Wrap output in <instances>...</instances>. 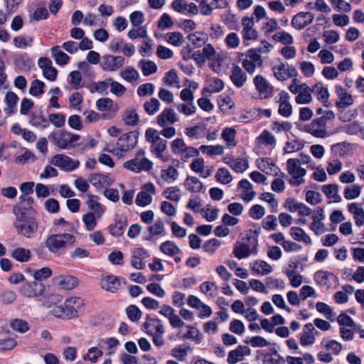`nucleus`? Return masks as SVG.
<instances>
[{
  "mask_svg": "<svg viewBox=\"0 0 364 364\" xmlns=\"http://www.w3.org/2000/svg\"><path fill=\"white\" fill-rule=\"evenodd\" d=\"M304 131L318 138H325L327 136L326 122L323 118H316L309 124H306Z\"/></svg>",
  "mask_w": 364,
  "mask_h": 364,
  "instance_id": "9d476101",
  "label": "nucleus"
},
{
  "mask_svg": "<svg viewBox=\"0 0 364 364\" xmlns=\"http://www.w3.org/2000/svg\"><path fill=\"white\" fill-rule=\"evenodd\" d=\"M80 136L65 130H55L48 135V139L61 149H68L75 146Z\"/></svg>",
  "mask_w": 364,
  "mask_h": 364,
  "instance_id": "20e7f679",
  "label": "nucleus"
},
{
  "mask_svg": "<svg viewBox=\"0 0 364 364\" xmlns=\"http://www.w3.org/2000/svg\"><path fill=\"white\" fill-rule=\"evenodd\" d=\"M236 135V130L232 127H226L222 132V138L226 142L228 146H235V138Z\"/></svg>",
  "mask_w": 364,
  "mask_h": 364,
  "instance_id": "338daca9",
  "label": "nucleus"
},
{
  "mask_svg": "<svg viewBox=\"0 0 364 364\" xmlns=\"http://www.w3.org/2000/svg\"><path fill=\"white\" fill-rule=\"evenodd\" d=\"M178 171L173 166H169L166 169L161 171V177L168 183L174 182L178 177Z\"/></svg>",
  "mask_w": 364,
  "mask_h": 364,
  "instance_id": "603ef678",
  "label": "nucleus"
},
{
  "mask_svg": "<svg viewBox=\"0 0 364 364\" xmlns=\"http://www.w3.org/2000/svg\"><path fill=\"white\" fill-rule=\"evenodd\" d=\"M316 310L323 314L328 320L332 322L336 320V314L326 303L319 301L316 304Z\"/></svg>",
  "mask_w": 364,
  "mask_h": 364,
  "instance_id": "09e8293b",
  "label": "nucleus"
},
{
  "mask_svg": "<svg viewBox=\"0 0 364 364\" xmlns=\"http://www.w3.org/2000/svg\"><path fill=\"white\" fill-rule=\"evenodd\" d=\"M311 91L316 93L318 100L323 102L324 106L328 107L327 103L329 97V92L327 87H323L321 82H318L313 87Z\"/></svg>",
  "mask_w": 364,
  "mask_h": 364,
  "instance_id": "79ce46f5",
  "label": "nucleus"
},
{
  "mask_svg": "<svg viewBox=\"0 0 364 364\" xmlns=\"http://www.w3.org/2000/svg\"><path fill=\"white\" fill-rule=\"evenodd\" d=\"M188 39L195 47H200L202 45L205 44L208 36L204 33L195 32L189 34Z\"/></svg>",
  "mask_w": 364,
  "mask_h": 364,
  "instance_id": "4d7b16f0",
  "label": "nucleus"
},
{
  "mask_svg": "<svg viewBox=\"0 0 364 364\" xmlns=\"http://www.w3.org/2000/svg\"><path fill=\"white\" fill-rule=\"evenodd\" d=\"M257 241L255 240L252 247L250 245L245 242H237L232 250V254L239 259L248 257L250 255H257L258 253Z\"/></svg>",
  "mask_w": 364,
  "mask_h": 364,
  "instance_id": "f8f14e48",
  "label": "nucleus"
},
{
  "mask_svg": "<svg viewBox=\"0 0 364 364\" xmlns=\"http://www.w3.org/2000/svg\"><path fill=\"white\" fill-rule=\"evenodd\" d=\"M336 93L338 100L336 102V106L338 109L346 108L353 104L352 95L348 93L341 85H336Z\"/></svg>",
  "mask_w": 364,
  "mask_h": 364,
  "instance_id": "aec40b11",
  "label": "nucleus"
},
{
  "mask_svg": "<svg viewBox=\"0 0 364 364\" xmlns=\"http://www.w3.org/2000/svg\"><path fill=\"white\" fill-rule=\"evenodd\" d=\"M11 257L19 262H26L31 257V251L23 247H17L13 250Z\"/></svg>",
  "mask_w": 364,
  "mask_h": 364,
  "instance_id": "c03bdc74",
  "label": "nucleus"
},
{
  "mask_svg": "<svg viewBox=\"0 0 364 364\" xmlns=\"http://www.w3.org/2000/svg\"><path fill=\"white\" fill-rule=\"evenodd\" d=\"M51 54L56 64L61 66L66 65L70 60V57L62 51L58 46L51 48Z\"/></svg>",
  "mask_w": 364,
  "mask_h": 364,
  "instance_id": "ea45409f",
  "label": "nucleus"
},
{
  "mask_svg": "<svg viewBox=\"0 0 364 364\" xmlns=\"http://www.w3.org/2000/svg\"><path fill=\"white\" fill-rule=\"evenodd\" d=\"M224 88L223 82L218 78L213 77L209 80L208 82V87L204 88V91H208L209 92H219Z\"/></svg>",
  "mask_w": 364,
  "mask_h": 364,
  "instance_id": "774afa93",
  "label": "nucleus"
},
{
  "mask_svg": "<svg viewBox=\"0 0 364 364\" xmlns=\"http://www.w3.org/2000/svg\"><path fill=\"white\" fill-rule=\"evenodd\" d=\"M122 120L126 125L134 127L138 124L139 117L136 109H127L122 115Z\"/></svg>",
  "mask_w": 364,
  "mask_h": 364,
  "instance_id": "a19ab883",
  "label": "nucleus"
},
{
  "mask_svg": "<svg viewBox=\"0 0 364 364\" xmlns=\"http://www.w3.org/2000/svg\"><path fill=\"white\" fill-rule=\"evenodd\" d=\"M50 163L61 168L62 170L68 172L73 171L78 168L80 162L77 160H74L70 157L64 154H57L54 156Z\"/></svg>",
  "mask_w": 364,
  "mask_h": 364,
  "instance_id": "6e6552de",
  "label": "nucleus"
},
{
  "mask_svg": "<svg viewBox=\"0 0 364 364\" xmlns=\"http://www.w3.org/2000/svg\"><path fill=\"white\" fill-rule=\"evenodd\" d=\"M318 334V331L312 323H306L304 327L303 333L301 336V344L304 346L312 345L315 342V336Z\"/></svg>",
  "mask_w": 364,
  "mask_h": 364,
  "instance_id": "5701e85b",
  "label": "nucleus"
},
{
  "mask_svg": "<svg viewBox=\"0 0 364 364\" xmlns=\"http://www.w3.org/2000/svg\"><path fill=\"white\" fill-rule=\"evenodd\" d=\"M9 326L13 331L19 333H25L30 328L28 323L21 318L12 319L9 323Z\"/></svg>",
  "mask_w": 364,
  "mask_h": 364,
  "instance_id": "de8ad7c7",
  "label": "nucleus"
},
{
  "mask_svg": "<svg viewBox=\"0 0 364 364\" xmlns=\"http://www.w3.org/2000/svg\"><path fill=\"white\" fill-rule=\"evenodd\" d=\"M165 38L168 43L174 46H181L184 41L182 33L178 31L169 32L166 34Z\"/></svg>",
  "mask_w": 364,
  "mask_h": 364,
  "instance_id": "0e129e2a",
  "label": "nucleus"
},
{
  "mask_svg": "<svg viewBox=\"0 0 364 364\" xmlns=\"http://www.w3.org/2000/svg\"><path fill=\"white\" fill-rule=\"evenodd\" d=\"M192 350L189 345L183 344L172 348L170 354L179 361H185L188 353L192 352Z\"/></svg>",
  "mask_w": 364,
  "mask_h": 364,
  "instance_id": "72a5a7b5",
  "label": "nucleus"
},
{
  "mask_svg": "<svg viewBox=\"0 0 364 364\" xmlns=\"http://www.w3.org/2000/svg\"><path fill=\"white\" fill-rule=\"evenodd\" d=\"M184 186L186 190L191 193H198L203 188V183L196 176H188Z\"/></svg>",
  "mask_w": 364,
  "mask_h": 364,
  "instance_id": "c9c22d12",
  "label": "nucleus"
},
{
  "mask_svg": "<svg viewBox=\"0 0 364 364\" xmlns=\"http://www.w3.org/2000/svg\"><path fill=\"white\" fill-rule=\"evenodd\" d=\"M120 76L127 82L132 83L138 80L139 73L135 68L128 66L120 72Z\"/></svg>",
  "mask_w": 364,
  "mask_h": 364,
  "instance_id": "49530a36",
  "label": "nucleus"
},
{
  "mask_svg": "<svg viewBox=\"0 0 364 364\" xmlns=\"http://www.w3.org/2000/svg\"><path fill=\"white\" fill-rule=\"evenodd\" d=\"M274 76L280 81H284L288 78L296 77L297 71L292 65L287 63H280L279 65H274L272 68Z\"/></svg>",
  "mask_w": 364,
  "mask_h": 364,
  "instance_id": "4468645a",
  "label": "nucleus"
},
{
  "mask_svg": "<svg viewBox=\"0 0 364 364\" xmlns=\"http://www.w3.org/2000/svg\"><path fill=\"white\" fill-rule=\"evenodd\" d=\"M300 87L301 88V91L299 92L295 97V102L299 105L310 103L312 100L311 95V92H312L311 90L306 83H302V86Z\"/></svg>",
  "mask_w": 364,
  "mask_h": 364,
  "instance_id": "f704fd0d",
  "label": "nucleus"
},
{
  "mask_svg": "<svg viewBox=\"0 0 364 364\" xmlns=\"http://www.w3.org/2000/svg\"><path fill=\"white\" fill-rule=\"evenodd\" d=\"M316 282L326 289L334 288L338 284V278L331 272L318 271L314 276Z\"/></svg>",
  "mask_w": 364,
  "mask_h": 364,
  "instance_id": "dca6fc26",
  "label": "nucleus"
},
{
  "mask_svg": "<svg viewBox=\"0 0 364 364\" xmlns=\"http://www.w3.org/2000/svg\"><path fill=\"white\" fill-rule=\"evenodd\" d=\"M144 328L146 329L149 335L156 333H164V327L161 321L159 318H151L149 315L146 316V322L144 323Z\"/></svg>",
  "mask_w": 364,
  "mask_h": 364,
  "instance_id": "4be33fe9",
  "label": "nucleus"
},
{
  "mask_svg": "<svg viewBox=\"0 0 364 364\" xmlns=\"http://www.w3.org/2000/svg\"><path fill=\"white\" fill-rule=\"evenodd\" d=\"M13 213L16 216L14 226L17 233L26 238L33 237L38 228L37 220L33 218L27 217L23 209L18 205L13 207Z\"/></svg>",
  "mask_w": 364,
  "mask_h": 364,
  "instance_id": "f257e3e1",
  "label": "nucleus"
},
{
  "mask_svg": "<svg viewBox=\"0 0 364 364\" xmlns=\"http://www.w3.org/2000/svg\"><path fill=\"white\" fill-rule=\"evenodd\" d=\"M156 193V188L152 183L143 185L141 191L138 193L135 203L138 206L145 207L152 202V196Z\"/></svg>",
  "mask_w": 364,
  "mask_h": 364,
  "instance_id": "ddd939ff",
  "label": "nucleus"
},
{
  "mask_svg": "<svg viewBox=\"0 0 364 364\" xmlns=\"http://www.w3.org/2000/svg\"><path fill=\"white\" fill-rule=\"evenodd\" d=\"M314 15L310 12H300L296 14L292 20L291 25L297 30H301L306 26L312 23Z\"/></svg>",
  "mask_w": 364,
  "mask_h": 364,
  "instance_id": "412c9836",
  "label": "nucleus"
},
{
  "mask_svg": "<svg viewBox=\"0 0 364 364\" xmlns=\"http://www.w3.org/2000/svg\"><path fill=\"white\" fill-rule=\"evenodd\" d=\"M149 257L148 251L142 247H136L132 251L131 265L136 269H143L146 267V259Z\"/></svg>",
  "mask_w": 364,
  "mask_h": 364,
  "instance_id": "a211bd4d",
  "label": "nucleus"
},
{
  "mask_svg": "<svg viewBox=\"0 0 364 364\" xmlns=\"http://www.w3.org/2000/svg\"><path fill=\"white\" fill-rule=\"evenodd\" d=\"M200 291L210 298H214L218 295V288L214 282H205L200 285Z\"/></svg>",
  "mask_w": 364,
  "mask_h": 364,
  "instance_id": "3c124183",
  "label": "nucleus"
},
{
  "mask_svg": "<svg viewBox=\"0 0 364 364\" xmlns=\"http://www.w3.org/2000/svg\"><path fill=\"white\" fill-rule=\"evenodd\" d=\"M243 29L242 34L244 40H255L257 38V32L253 28L254 21L252 18L245 16L242 19Z\"/></svg>",
  "mask_w": 364,
  "mask_h": 364,
  "instance_id": "bb28decb",
  "label": "nucleus"
},
{
  "mask_svg": "<svg viewBox=\"0 0 364 364\" xmlns=\"http://www.w3.org/2000/svg\"><path fill=\"white\" fill-rule=\"evenodd\" d=\"M253 84L261 100L267 99L272 95L274 87L262 75H256Z\"/></svg>",
  "mask_w": 364,
  "mask_h": 364,
  "instance_id": "2eb2a0df",
  "label": "nucleus"
},
{
  "mask_svg": "<svg viewBox=\"0 0 364 364\" xmlns=\"http://www.w3.org/2000/svg\"><path fill=\"white\" fill-rule=\"evenodd\" d=\"M208 124L200 122L193 127H186L184 130L185 134L190 139H200L205 136Z\"/></svg>",
  "mask_w": 364,
  "mask_h": 364,
  "instance_id": "a878e982",
  "label": "nucleus"
},
{
  "mask_svg": "<svg viewBox=\"0 0 364 364\" xmlns=\"http://www.w3.org/2000/svg\"><path fill=\"white\" fill-rule=\"evenodd\" d=\"M127 225V219L121 217L115 220L114 224L110 227L109 232L114 237H119L123 235Z\"/></svg>",
  "mask_w": 364,
  "mask_h": 364,
  "instance_id": "4c0bfd02",
  "label": "nucleus"
},
{
  "mask_svg": "<svg viewBox=\"0 0 364 364\" xmlns=\"http://www.w3.org/2000/svg\"><path fill=\"white\" fill-rule=\"evenodd\" d=\"M304 143L299 139H293L286 142L284 151L286 154H291L301 150L304 148Z\"/></svg>",
  "mask_w": 364,
  "mask_h": 364,
  "instance_id": "052dcab7",
  "label": "nucleus"
},
{
  "mask_svg": "<svg viewBox=\"0 0 364 364\" xmlns=\"http://www.w3.org/2000/svg\"><path fill=\"white\" fill-rule=\"evenodd\" d=\"M321 344L326 348V350L335 355H338L342 349L341 344L335 340L323 338Z\"/></svg>",
  "mask_w": 364,
  "mask_h": 364,
  "instance_id": "8fccbe9b",
  "label": "nucleus"
},
{
  "mask_svg": "<svg viewBox=\"0 0 364 364\" xmlns=\"http://www.w3.org/2000/svg\"><path fill=\"white\" fill-rule=\"evenodd\" d=\"M76 242L75 235L70 233H58L49 235L45 241V245L50 252L60 256L65 250Z\"/></svg>",
  "mask_w": 364,
  "mask_h": 364,
  "instance_id": "f03ea898",
  "label": "nucleus"
},
{
  "mask_svg": "<svg viewBox=\"0 0 364 364\" xmlns=\"http://www.w3.org/2000/svg\"><path fill=\"white\" fill-rule=\"evenodd\" d=\"M361 193V188L357 184L346 186L343 190L344 198L346 200H353L358 198Z\"/></svg>",
  "mask_w": 364,
  "mask_h": 364,
  "instance_id": "bf43d9fd",
  "label": "nucleus"
},
{
  "mask_svg": "<svg viewBox=\"0 0 364 364\" xmlns=\"http://www.w3.org/2000/svg\"><path fill=\"white\" fill-rule=\"evenodd\" d=\"M252 270L261 275H267L272 272V268L264 260H256L250 264Z\"/></svg>",
  "mask_w": 364,
  "mask_h": 364,
  "instance_id": "e433bc0d",
  "label": "nucleus"
},
{
  "mask_svg": "<svg viewBox=\"0 0 364 364\" xmlns=\"http://www.w3.org/2000/svg\"><path fill=\"white\" fill-rule=\"evenodd\" d=\"M101 285L106 291L115 292L119 289L121 285L120 279L112 275L107 276L102 279Z\"/></svg>",
  "mask_w": 364,
  "mask_h": 364,
  "instance_id": "2f4dec72",
  "label": "nucleus"
},
{
  "mask_svg": "<svg viewBox=\"0 0 364 364\" xmlns=\"http://www.w3.org/2000/svg\"><path fill=\"white\" fill-rule=\"evenodd\" d=\"M215 179L222 184H228L232 181L230 171L225 168H220L215 173Z\"/></svg>",
  "mask_w": 364,
  "mask_h": 364,
  "instance_id": "e2e57ef3",
  "label": "nucleus"
},
{
  "mask_svg": "<svg viewBox=\"0 0 364 364\" xmlns=\"http://www.w3.org/2000/svg\"><path fill=\"white\" fill-rule=\"evenodd\" d=\"M163 196L171 201L178 202L181 198V190L176 186L166 188L162 193Z\"/></svg>",
  "mask_w": 364,
  "mask_h": 364,
  "instance_id": "864d4df0",
  "label": "nucleus"
},
{
  "mask_svg": "<svg viewBox=\"0 0 364 364\" xmlns=\"http://www.w3.org/2000/svg\"><path fill=\"white\" fill-rule=\"evenodd\" d=\"M160 250L169 257H174L181 252V250L176 244L170 240L161 243Z\"/></svg>",
  "mask_w": 364,
  "mask_h": 364,
  "instance_id": "37998d69",
  "label": "nucleus"
},
{
  "mask_svg": "<svg viewBox=\"0 0 364 364\" xmlns=\"http://www.w3.org/2000/svg\"><path fill=\"white\" fill-rule=\"evenodd\" d=\"M179 119L178 116L171 108H165L157 117V123L161 127L172 125Z\"/></svg>",
  "mask_w": 364,
  "mask_h": 364,
  "instance_id": "6ab92c4d",
  "label": "nucleus"
},
{
  "mask_svg": "<svg viewBox=\"0 0 364 364\" xmlns=\"http://www.w3.org/2000/svg\"><path fill=\"white\" fill-rule=\"evenodd\" d=\"M224 162L237 173H243L249 167L248 161L242 158H225Z\"/></svg>",
  "mask_w": 364,
  "mask_h": 364,
  "instance_id": "c85d7f7f",
  "label": "nucleus"
},
{
  "mask_svg": "<svg viewBox=\"0 0 364 364\" xmlns=\"http://www.w3.org/2000/svg\"><path fill=\"white\" fill-rule=\"evenodd\" d=\"M322 192L333 203H340L341 197L338 195V186L336 184H326L321 188Z\"/></svg>",
  "mask_w": 364,
  "mask_h": 364,
  "instance_id": "c756f323",
  "label": "nucleus"
},
{
  "mask_svg": "<svg viewBox=\"0 0 364 364\" xmlns=\"http://www.w3.org/2000/svg\"><path fill=\"white\" fill-rule=\"evenodd\" d=\"M29 123L37 128L45 129L49 126V121L43 115L30 114Z\"/></svg>",
  "mask_w": 364,
  "mask_h": 364,
  "instance_id": "6e6d98bb",
  "label": "nucleus"
},
{
  "mask_svg": "<svg viewBox=\"0 0 364 364\" xmlns=\"http://www.w3.org/2000/svg\"><path fill=\"white\" fill-rule=\"evenodd\" d=\"M287 171L291 176L289 183L292 186H299L305 183L304 176L306 171L302 168L299 161V159H289L287 161Z\"/></svg>",
  "mask_w": 364,
  "mask_h": 364,
  "instance_id": "423d86ee",
  "label": "nucleus"
},
{
  "mask_svg": "<svg viewBox=\"0 0 364 364\" xmlns=\"http://www.w3.org/2000/svg\"><path fill=\"white\" fill-rule=\"evenodd\" d=\"M257 166L262 171L267 174L277 173V170L278 169L277 166L267 158L262 159V161L257 164Z\"/></svg>",
  "mask_w": 364,
  "mask_h": 364,
  "instance_id": "13d9d810",
  "label": "nucleus"
},
{
  "mask_svg": "<svg viewBox=\"0 0 364 364\" xmlns=\"http://www.w3.org/2000/svg\"><path fill=\"white\" fill-rule=\"evenodd\" d=\"M138 67L142 71L144 76H149L157 71V65L156 63L149 60H141L138 63Z\"/></svg>",
  "mask_w": 364,
  "mask_h": 364,
  "instance_id": "a18cd8bd",
  "label": "nucleus"
},
{
  "mask_svg": "<svg viewBox=\"0 0 364 364\" xmlns=\"http://www.w3.org/2000/svg\"><path fill=\"white\" fill-rule=\"evenodd\" d=\"M230 78L237 88L243 87L247 80V74L238 65H234L232 68Z\"/></svg>",
  "mask_w": 364,
  "mask_h": 364,
  "instance_id": "b1692460",
  "label": "nucleus"
},
{
  "mask_svg": "<svg viewBox=\"0 0 364 364\" xmlns=\"http://www.w3.org/2000/svg\"><path fill=\"white\" fill-rule=\"evenodd\" d=\"M238 186L242 189V198L245 202L251 201L256 196V192L253 191L252 185L247 179H242Z\"/></svg>",
  "mask_w": 364,
  "mask_h": 364,
  "instance_id": "7c9ffc66",
  "label": "nucleus"
},
{
  "mask_svg": "<svg viewBox=\"0 0 364 364\" xmlns=\"http://www.w3.org/2000/svg\"><path fill=\"white\" fill-rule=\"evenodd\" d=\"M138 142V134L136 132H129L122 134L116 144V147L106 148L105 151L110 152L119 157L123 156V154L132 149Z\"/></svg>",
  "mask_w": 364,
  "mask_h": 364,
  "instance_id": "39448f33",
  "label": "nucleus"
},
{
  "mask_svg": "<svg viewBox=\"0 0 364 364\" xmlns=\"http://www.w3.org/2000/svg\"><path fill=\"white\" fill-rule=\"evenodd\" d=\"M46 290L45 285L38 282H27L23 284L20 289V294L27 298H34L42 296Z\"/></svg>",
  "mask_w": 364,
  "mask_h": 364,
  "instance_id": "1a4fd4ad",
  "label": "nucleus"
},
{
  "mask_svg": "<svg viewBox=\"0 0 364 364\" xmlns=\"http://www.w3.org/2000/svg\"><path fill=\"white\" fill-rule=\"evenodd\" d=\"M84 305L83 300L80 297H70L65 301V317L68 318H77L79 311Z\"/></svg>",
  "mask_w": 364,
  "mask_h": 364,
  "instance_id": "f3484780",
  "label": "nucleus"
},
{
  "mask_svg": "<svg viewBox=\"0 0 364 364\" xmlns=\"http://www.w3.org/2000/svg\"><path fill=\"white\" fill-rule=\"evenodd\" d=\"M262 363L263 364H284L285 360L277 350H274L263 356Z\"/></svg>",
  "mask_w": 364,
  "mask_h": 364,
  "instance_id": "5fc2aeb1",
  "label": "nucleus"
},
{
  "mask_svg": "<svg viewBox=\"0 0 364 364\" xmlns=\"http://www.w3.org/2000/svg\"><path fill=\"white\" fill-rule=\"evenodd\" d=\"M250 349L247 346H239L236 349L229 352L227 361L229 364H235L243 360L245 355L250 354Z\"/></svg>",
  "mask_w": 364,
  "mask_h": 364,
  "instance_id": "393cba45",
  "label": "nucleus"
},
{
  "mask_svg": "<svg viewBox=\"0 0 364 364\" xmlns=\"http://www.w3.org/2000/svg\"><path fill=\"white\" fill-rule=\"evenodd\" d=\"M86 196L88 198L87 204L89 209L92 210L93 213L96 214L97 218H100L105 213V207L98 202L99 197L97 196L92 195L90 193H87Z\"/></svg>",
  "mask_w": 364,
  "mask_h": 364,
  "instance_id": "cd10ccee",
  "label": "nucleus"
},
{
  "mask_svg": "<svg viewBox=\"0 0 364 364\" xmlns=\"http://www.w3.org/2000/svg\"><path fill=\"white\" fill-rule=\"evenodd\" d=\"M290 235L291 237L296 241H301L306 245L311 244L310 237L305 232V231L299 227H292L290 229Z\"/></svg>",
  "mask_w": 364,
  "mask_h": 364,
  "instance_id": "58836bf2",
  "label": "nucleus"
},
{
  "mask_svg": "<svg viewBox=\"0 0 364 364\" xmlns=\"http://www.w3.org/2000/svg\"><path fill=\"white\" fill-rule=\"evenodd\" d=\"M124 167L135 173H139L142 171H148L151 170L153 168V163L146 157L141 159L134 157L126 161L124 164Z\"/></svg>",
  "mask_w": 364,
  "mask_h": 364,
  "instance_id": "9b49d317",
  "label": "nucleus"
},
{
  "mask_svg": "<svg viewBox=\"0 0 364 364\" xmlns=\"http://www.w3.org/2000/svg\"><path fill=\"white\" fill-rule=\"evenodd\" d=\"M205 153L209 156L221 155L224 151L223 146L221 145H201L199 151Z\"/></svg>",
  "mask_w": 364,
  "mask_h": 364,
  "instance_id": "680f3d73",
  "label": "nucleus"
},
{
  "mask_svg": "<svg viewBox=\"0 0 364 364\" xmlns=\"http://www.w3.org/2000/svg\"><path fill=\"white\" fill-rule=\"evenodd\" d=\"M89 181L96 188H102L111 185L110 178L102 173H92L89 176Z\"/></svg>",
  "mask_w": 364,
  "mask_h": 364,
  "instance_id": "473e14b6",
  "label": "nucleus"
},
{
  "mask_svg": "<svg viewBox=\"0 0 364 364\" xmlns=\"http://www.w3.org/2000/svg\"><path fill=\"white\" fill-rule=\"evenodd\" d=\"M160 105L159 100L152 97L149 101L145 102L144 109L148 114L153 115L159 110Z\"/></svg>",
  "mask_w": 364,
  "mask_h": 364,
  "instance_id": "69168bd1",
  "label": "nucleus"
},
{
  "mask_svg": "<svg viewBox=\"0 0 364 364\" xmlns=\"http://www.w3.org/2000/svg\"><path fill=\"white\" fill-rule=\"evenodd\" d=\"M125 59L122 55H103L101 57L100 66L105 72H115L122 68Z\"/></svg>",
  "mask_w": 364,
  "mask_h": 364,
  "instance_id": "0eeeda50",
  "label": "nucleus"
},
{
  "mask_svg": "<svg viewBox=\"0 0 364 364\" xmlns=\"http://www.w3.org/2000/svg\"><path fill=\"white\" fill-rule=\"evenodd\" d=\"M146 140L151 144L150 151L158 159L163 161H166L167 158L163 155V152L166 149L167 141L162 139L157 130L153 128H149L145 132Z\"/></svg>",
  "mask_w": 364,
  "mask_h": 364,
  "instance_id": "7ed1b4c3",
  "label": "nucleus"
}]
</instances>
